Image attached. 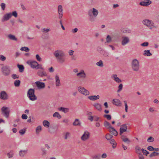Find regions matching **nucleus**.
Returning a JSON list of instances; mask_svg holds the SVG:
<instances>
[{"mask_svg":"<svg viewBox=\"0 0 159 159\" xmlns=\"http://www.w3.org/2000/svg\"><path fill=\"white\" fill-rule=\"evenodd\" d=\"M53 54L59 63H63L65 61V54L63 50H56L53 52Z\"/></svg>","mask_w":159,"mask_h":159,"instance_id":"1","label":"nucleus"},{"mask_svg":"<svg viewBox=\"0 0 159 159\" xmlns=\"http://www.w3.org/2000/svg\"><path fill=\"white\" fill-rule=\"evenodd\" d=\"M27 96L29 98L30 100L35 101L37 99V97L35 95V90L34 89H29L27 93Z\"/></svg>","mask_w":159,"mask_h":159,"instance_id":"2","label":"nucleus"},{"mask_svg":"<svg viewBox=\"0 0 159 159\" xmlns=\"http://www.w3.org/2000/svg\"><path fill=\"white\" fill-rule=\"evenodd\" d=\"M1 70L2 74L5 76H9L11 74V69L10 67L8 66L5 65L2 67Z\"/></svg>","mask_w":159,"mask_h":159,"instance_id":"3","label":"nucleus"},{"mask_svg":"<svg viewBox=\"0 0 159 159\" xmlns=\"http://www.w3.org/2000/svg\"><path fill=\"white\" fill-rule=\"evenodd\" d=\"M98 13V10L94 8H93L92 10H90L88 11V15L90 17V20L91 21H94V19L93 17V16L95 17H96Z\"/></svg>","mask_w":159,"mask_h":159,"instance_id":"4","label":"nucleus"},{"mask_svg":"<svg viewBox=\"0 0 159 159\" xmlns=\"http://www.w3.org/2000/svg\"><path fill=\"white\" fill-rule=\"evenodd\" d=\"M131 67L134 71H138L139 70V62L136 59L133 60L131 62Z\"/></svg>","mask_w":159,"mask_h":159,"instance_id":"5","label":"nucleus"},{"mask_svg":"<svg viewBox=\"0 0 159 159\" xmlns=\"http://www.w3.org/2000/svg\"><path fill=\"white\" fill-rule=\"evenodd\" d=\"M26 62L32 68H35L37 69H40L41 70H44V68L43 67H39V64L35 61H28Z\"/></svg>","mask_w":159,"mask_h":159,"instance_id":"6","label":"nucleus"},{"mask_svg":"<svg viewBox=\"0 0 159 159\" xmlns=\"http://www.w3.org/2000/svg\"><path fill=\"white\" fill-rule=\"evenodd\" d=\"M2 114L6 118L9 117L10 113V110L9 107H2L1 108Z\"/></svg>","mask_w":159,"mask_h":159,"instance_id":"7","label":"nucleus"},{"mask_svg":"<svg viewBox=\"0 0 159 159\" xmlns=\"http://www.w3.org/2000/svg\"><path fill=\"white\" fill-rule=\"evenodd\" d=\"M78 91L83 94L87 96L89 95L90 93L89 91L84 87L79 86L78 88Z\"/></svg>","mask_w":159,"mask_h":159,"instance_id":"8","label":"nucleus"},{"mask_svg":"<svg viewBox=\"0 0 159 159\" xmlns=\"http://www.w3.org/2000/svg\"><path fill=\"white\" fill-rule=\"evenodd\" d=\"M143 25L147 26L149 27L150 30H152V28L151 25H153L154 23L151 20H149L148 19H145L143 21Z\"/></svg>","mask_w":159,"mask_h":159,"instance_id":"9","label":"nucleus"},{"mask_svg":"<svg viewBox=\"0 0 159 159\" xmlns=\"http://www.w3.org/2000/svg\"><path fill=\"white\" fill-rule=\"evenodd\" d=\"M8 96L5 91H2L0 93V98L3 100H6L8 98Z\"/></svg>","mask_w":159,"mask_h":159,"instance_id":"10","label":"nucleus"},{"mask_svg":"<svg viewBox=\"0 0 159 159\" xmlns=\"http://www.w3.org/2000/svg\"><path fill=\"white\" fill-rule=\"evenodd\" d=\"M152 3V1L150 0H144L140 2L139 5L142 6L148 7Z\"/></svg>","mask_w":159,"mask_h":159,"instance_id":"11","label":"nucleus"},{"mask_svg":"<svg viewBox=\"0 0 159 159\" xmlns=\"http://www.w3.org/2000/svg\"><path fill=\"white\" fill-rule=\"evenodd\" d=\"M36 86L38 89H43L45 87V84L44 83L40 82L39 81H37L35 82Z\"/></svg>","mask_w":159,"mask_h":159,"instance_id":"12","label":"nucleus"},{"mask_svg":"<svg viewBox=\"0 0 159 159\" xmlns=\"http://www.w3.org/2000/svg\"><path fill=\"white\" fill-rule=\"evenodd\" d=\"M90 136V134L88 131H85L81 137V139L83 141H85L88 139Z\"/></svg>","mask_w":159,"mask_h":159,"instance_id":"13","label":"nucleus"},{"mask_svg":"<svg viewBox=\"0 0 159 159\" xmlns=\"http://www.w3.org/2000/svg\"><path fill=\"white\" fill-rule=\"evenodd\" d=\"M122 38V40L121 41V44L122 45L124 46L129 42V39L128 37L123 36Z\"/></svg>","mask_w":159,"mask_h":159,"instance_id":"14","label":"nucleus"},{"mask_svg":"<svg viewBox=\"0 0 159 159\" xmlns=\"http://www.w3.org/2000/svg\"><path fill=\"white\" fill-rule=\"evenodd\" d=\"M127 126L126 124H123L121 125L120 129V134L121 135L123 132L127 131Z\"/></svg>","mask_w":159,"mask_h":159,"instance_id":"15","label":"nucleus"},{"mask_svg":"<svg viewBox=\"0 0 159 159\" xmlns=\"http://www.w3.org/2000/svg\"><path fill=\"white\" fill-rule=\"evenodd\" d=\"M42 70H39L37 72L38 75L41 77H43V76H46L47 74L46 72L44 70V69Z\"/></svg>","mask_w":159,"mask_h":159,"instance_id":"16","label":"nucleus"},{"mask_svg":"<svg viewBox=\"0 0 159 159\" xmlns=\"http://www.w3.org/2000/svg\"><path fill=\"white\" fill-rule=\"evenodd\" d=\"M76 75L79 77L83 79H84L86 77V75L83 70H81L80 72L77 73Z\"/></svg>","mask_w":159,"mask_h":159,"instance_id":"17","label":"nucleus"},{"mask_svg":"<svg viewBox=\"0 0 159 159\" xmlns=\"http://www.w3.org/2000/svg\"><path fill=\"white\" fill-rule=\"evenodd\" d=\"M113 103L114 105L117 106H121V103L120 101L117 99H113Z\"/></svg>","mask_w":159,"mask_h":159,"instance_id":"18","label":"nucleus"},{"mask_svg":"<svg viewBox=\"0 0 159 159\" xmlns=\"http://www.w3.org/2000/svg\"><path fill=\"white\" fill-rule=\"evenodd\" d=\"M12 15L11 13H7L3 16V21H7L9 20L11 17Z\"/></svg>","mask_w":159,"mask_h":159,"instance_id":"19","label":"nucleus"},{"mask_svg":"<svg viewBox=\"0 0 159 159\" xmlns=\"http://www.w3.org/2000/svg\"><path fill=\"white\" fill-rule=\"evenodd\" d=\"M99 98L100 96L99 95L90 96L88 97V98L91 101H95L98 99Z\"/></svg>","mask_w":159,"mask_h":159,"instance_id":"20","label":"nucleus"},{"mask_svg":"<svg viewBox=\"0 0 159 159\" xmlns=\"http://www.w3.org/2000/svg\"><path fill=\"white\" fill-rule=\"evenodd\" d=\"M111 78L114 79V80L118 83H120L121 82V80L117 77L116 74H113Z\"/></svg>","mask_w":159,"mask_h":159,"instance_id":"21","label":"nucleus"},{"mask_svg":"<svg viewBox=\"0 0 159 159\" xmlns=\"http://www.w3.org/2000/svg\"><path fill=\"white\" fill-rule=\"evenodd\" d=\"M109 131L112 134L114 135L115 136H116L118 135L117 132L113 127H112L109 129Z\"/></svg>","mask_w":159,"mask_h":159,"instance_id":"22","label":"nucleus"},{"mask_svg":"<svg viewBox=\"0 0 159 159\" xmlns=\"http://www.w3.org/2000/svg\"><path fill=\"white\" fill-rule=\"evenodd\" d=\"M93 106L98 111H101L102 110V105L99 103H95L93 104Z\"/></svg>","mask_w":159,"mask_h":159,"instance_id":"23","label":"nucleus"},{"mask_svg":"<svg viewBox=\"0 0 159 159\" xmlns=\"http://www.w3.org/2000/svg\"><path fill=\"white\" fill-rule=\"evenodd\" d=\"M81 122L79 120L77 119H75L73 125L74 126H81Z\"/></svg>","mask_w":159,"mask_h":159,"instance_id":"24","label":"nucleus"},{"mask_svg":"<svg viewBox=\"0 0 159 159\" xmlns=\"http://www.w3.org/2000/svg\"><path fill=\"white\" fill-rule=\"evenodd\" d=\"M121 139L123 142L125 143H126L128 144H129L131 142V141L128 138H125V136H122L121 137Z\"/></svg>","mask_w":159,"mask_h":159,"instance_id":"25","label":"nucleus"},{"mask_svg":"<svg viewBox=\"0 0 159 159\" xmlns=\"http://www.w3.org/2000/svg\"><path fill=\"white\" fill-rule=\"evenodd\" d=\"M121 31L125 33H131V30L129 29L124 28L121 29Z\"/></svg>","mask_w":159,"mask_h":159,"instance_id":"26","label":"nucleus"},{"mask_svg":"<svg viewBox=\"0 0 159 159\" xmlns=\"http://www.w3.org/2000/svg\"><path fill=\"white\" fill-rule=\"evenodd\" d=\"M104 125L105 127L109 129L112 127L111 124L106 120L104 121Z\"/></svg>","mask_w":159,"mask_h":159,"instance_id":"27","label":"nucleus"},{"mask_svg":"<svg viewBox=\"0 0 159 159\" xmlns=\"http://www.w3.org/2000/svg\"><path fill=\"white\" fill-rule=\"evenodd\" d=\"M58 110L60 111H61L65 113H66L69 111V109L66 108L61 107L58 108Z\"/></svg>","mask_w":159,"mask_h":159,"instance_id":"28","label":"nucleus"},{"mask_svg":"<svg viewBox=\"0 0 159 159\" xmlns=\"http://www.w3.org/2000/svg\"><path fill=\"white\" fill-rule=\"evenodd\" d=\"M106 42H105V44L106 43H109L112 42V38L110 35H107L106 38Z\"/></svg>","mask_w":159,"mask_h":159,"instance_id":"29","label":"nucleus"},{"mask_svg":"<svg viewBox=\"0 0 159 159\" xmlns=\"http://www.w3.org/2000/svg\"><path fill=\"white\" fill-rule=\"evenodd\" d=\"M8 37L10 40L15 41H17V39L16 37L15 36L11 34H9L8 36Z\"/></svg>","mask_w":159,"mask_h":159,"instance_id":"30","label":"nucleus"},{"mask_svg":"<svg viewBox=\"0 0 159 159\" xmlns=\"http://www.w3.org/2000/svg\"><path fill=\"white\" fill-rule=\"evenodd\" d=\"M27 153V150H20L19 151V155L21 157H24Z\"/></svg>","mask_w":159,"mask_h":159,"instance_id":"31","label":"nucleus"},{"mask_svg":"<svg viewBox=\"0 0 159 159\" xmlns=\"http://www.w3.org/2000/svg\"><path fill=\"white\" fill-rule=\"evenodd\" d=\"M113 136L112 135H111L109 133H107V134L105 135V138L107 140H110L112 138H113Z\"/></svg>","mask_w":159,"mask_h":159,"instance_id":"32","label":"nucleus"},{"mask_svg":"<svg viewBox=\"0 0 159 159\" xmlns=\"http://www.w3.org/2000/svg\"><path fill=\"white\" fill-rule=\"evenodd\" d=\"M53 117H54L57 118L59 119H60L61 118V116L58 112H55L53 115Z\"/></svg>","mask_w":159,"mask_h":159,"instance_id":"33","label":"nucleus"},{"mask_svg":"<svg viewBox=\"0 0 159 159\" xmlns=\"http://www.w3.org/2000/svg\"><path fill=\"white\" fill-rule=\"evenodd\" d=\"M143 55L144 56H150L152 55V54L150 52L149 50H145L144 51Z\"/></svg>","mask_w":159,"mask_h":159,"instance_id":"34","label":"nucleus"},{"mask_svg":"<svg viewBox=\"0 0 159 159\" xmlns=\"http://www.w3.org/2000/svg\"><path fill=\"white\" fill-rule=\"evenodd\" d=\"M136 152L138 154H140L141 153L140 148L138 146H136L135 147Z\"/></svg>","mask_w":159,"mask_h":159,"instance_id":"35","label":"nucleus"},{"mask_svg":"<svg viewBox=\"0 0 159 159\" xmlns=\"http://www.w3.org/2000/svg\"><path fill=\"white\" fill-rule=\"evenodd\" d=\"M43 124L45 127L48 128L49 126L50 123L48 120H45L43 121Z\"/></svg>","mask_w":159,"mask_h":159,"instance_id":"36","label":"nucleus"},{"mask_svg":"<svg viewBox=\"0 0 159 159\" xmlns=\"http://www.w3.org/2000/svg\"><path fill=\"white\" fill-rule=\"evenodd\" d=\"M18 67L19 69V72H22L24 71V66L22 65H18Z\"/></svg>","mask_w":159,"mask_h":159,"instance_id":"37","label":"nucleus"},{"mask_svg":"<svg viewBox=\"0 0 159 159\" xmlns=\"http://www.w3.org/2000/svg\"><path fill=\"white\" fill-rule=\"evenodd\" d=\"M159 155V153L154 152H152L150 155L149 157L151 158L153 157H155Z\"/></svg>","mask_w":159,"mask_h":159,"instance_id":"38","label":"nucleus"},{"mask_svg":"<svg viewBox=\"0 0 159 159\" xmlns=\"http://www.w3.org/2000/svg\"><path fill=\"white\" fill-rule=\"evenodd\" d=\"M62 7L61 5H59L58 7V14H62Z\"/></svg>","mask_w":159,"mask_h":159,"instance_id":"39","label":"nucleus"},{"mask_svg":"<svg viewBox=\"0 0 159 159\" xmlns=\"http://www.w3.org/2000/svg\"><path fill=\"white\" fill-rule=\"evenodd\" d=\"M42 130V127L40 125L38 126L36 128V134H39Z\"/></svg>","mask_w":159,"mask_h":159,"instance_id":"40","label":"nucleus"},{"mask_svg":"<svg viewBox=\"0 0 159 159\" xmlns=\"http://www.w3.org/2000/svg\"><path fill=\"white\" fill-rule=\"evenodd\" d=\"M20 81L19 80H16L14 82V84L16 87H19L20 85Z\"/></svg>","mask_w":159,"mask_h":159,"instance_id":"41","label":"nucleus"},{"mask_svg":"<svg viewBox=\"0 0 159 159\" xmlns=\"http://www.w3.org/2000/svg\"><path fill=\"white\" fill-rule=\"evenodd\" d=\"M41 150L42 152V156H45L47 154V151L44 148H41Z\"/></svg>","mask_w":159,"mask_h":159,"instance_id":"42","label":"nucleus"},{"mask_svg":"<svg viewBox=\"0 0 159 159\" xmlns=\"http://www.w3.org/2000/svg\"><path fill=\"white\" fill-rule=\"evenodd\" d=\"M100 154H98L93 156L92 158L93 159H100Z\"/></svg>","mask_w":159,"mask_h":159,"instance_id":"43","label":"nucleus"},{"mask_svg":"<svg viewBox=\"0 0 159 159\" xmlns=\"http://www.w3.org/2000/svg\"><path fill=\"white\" fill-rule=\"evenodd\" d=\"M20 50L22 51H25V52H28L30 51L29 48L26 47L21 48Z\"/></svg>","mask_w":159,"mask_h":159,"instance_id":"44","label":"nucleus"},{"mask_svg":"<svg viewBox=\"0 0 159 159\" xmlns=\"http://www.w3.org/2000/svg\"><path fill=\"white\" fill-rule=\"evenodd\" d=\"M141 150L143 153V155H144L147 156V155L149 153V152H148L146 150L143 148H142Z\"/></svg>","mask_w":159,"mask_h":159,"instance_id":"45","label":"nucleus"},{"mask_svg":"<svg viewBox=\"0 0 159 159\" xmlns=\"http://www.w3.org/2000/svg\"><path fill=\"white\" fill-rule=\"evenodd\" d=\"M96 65L100 67H103V62L102 60H100L99 62H97Z\"/></svg>","mask_w":159,"mask_h":159,"instance_id":"46","label":"nucleus"},{"mask_svg":"<svg viewBox=\"0 0 159 159\" xmlns=\"http://www.w3.org/2000/svg\"><path fill=\"white\" fill-rule=\"evenodd\" d=\"M103 117L106 118L108 120H110L111 119V117L110 115L105 114L103 115Z\"/></svg>","mask_w":159,"mask_h":159,"instance_id":"47","label":"nucleus"},{"mask_svg":"<svg viewBox=\"0 0 159 159\" xmlns=\"http://www.w3.org/2000/svg\"><path fill=\"white\" fill-rule=\"evenodd\" d=\"M11 77L14 79L15 80L19 78V75L15 74H13L11 75Z\"/></svg>","mask_w":159,"mask_h":159,"instance_id":"48","label":"nucleus"},{"mask_svg":"<svg viewBox=\"0 0 159 159\" xmlns=\"http://www.w3.org/2000/svg\"><path fill=\"white\" fill-rule=\"evenodd\" d=\"M118 89L117 91V92H120L122 89L123 88V84H119L118 86Z\"/></svg>","mask_w":159,"mask_h":159,"instance_id":"49","label":"nucleus"},{"mask_svg":"<svg viewBox=\"0 0 159 159\" xmlns=\"http://www.w3.org/2000/svg\"><path fill=\"white\" fill-rule=\"evenodd\" d=\"M0 6H1L2 9L3 11L4 10L6 7L5 4L4 3H2L0 4Z\"/></svg>","mask_w":159,"mask_h":159,"instance_id":"50","label":"nucleus"},{"mask_svg":"<svg viewBox=\"0 0 159 159\" xmlns=\"http://www.w3.org/2000/svg\"><path fill=\"white\" fill-rule=\"evenodd\" d=\"M154 139L152 137H150L147 139V141L148 142H152L154 141Z\"/></svg>","mask_w":159,"mask_h":159,"instance_id":"51","label":"nucleus"},{"mask_svg":"<svg viewBox=\"0 0 159 159\" xmlns=\"http://www.w3.org/2000/svg\"><path fill=\"white\" fill-rule=\"evenodd\" d=\"M124 102L125 103V111L126 112H128V106L127 104V102L126 101H124Z\"/></svg>","mask_w":159,"mask_h":159,"instance_id":"52","label":"nucleus"},{"mask_svg":"<svg viewBox=\"0 0 159 159\" xmlns=\"http://www.w3.org/2000/svg\"><path fill=\"white\" fill-rule=\"evenodd\" d=\"M25 129H23L20 130L19 131V133L21 135H23L25 133Z\"/></svg>","mask_w":159,"mask_h":159,"instance_id":"53","label":"nucleus"},{"mask_svg":"<svg viewBox=\"0 0 159 159\" xmlns=\"http://www.w3.org/2000/svg\"><path fill=\"white\" fill-rule=\"evenodd\" d=\"M147 149L151 151H154V148L152 146H148L147 148Z\"/></svg>","mask_w":159,"mask_h":159,"instance_id":"54","label":"nucleus"},{"mask_svg":"<svg viewBox=\"0 0 159 159\" xmlns=\"http://www.w3.org/2000/svg\"><path fill=\"white\" fill-rule=\"evenodd\" d=\"M12 16H14L15 17H16L17 16V13L16 11H14L12 12L11 13Z\"/></svg>","mask_w":159,"mask_h":159,"instance_id":"55","label":"nucleus"},{"mask_svg":"<svg viewBox=\"0 0 159 159\" xmlns=\"http://www.w3.org/2000/svg\"><path fill=\"white\" fill-rule=\"evenodd\" d=\"M149 43L148 42H145L141 44V45L143 47H146L148 45Z\"/></svg>","mask_w":159,"mask_h":159,"instance_id":"56","label":"nucleus"},{"mask_svg":"<svg viewBox=\"0 0 159 159\" xmlns=\"http://www.w3.org/2000/svg\"><path fill=\"white\" fill-rule=\"evenodd\" d=\"M6 59V57L2 55H0V60L2 61H4Z\"/></svg>","mask_w":159,"mask_h":159,"instance_id":"57","label":"nucleus"},{"mask_svg":"<svg viewBox=\"0 0 159 159\" xmlns=\"http://www.w3.org/2000/svg\"><path fill=\"white\" fill-rule=\"evenodd\" d=\"M21 118L23 119H26L28 118V116L26 115L23 114L22 115Z\"/></svg>","mask_w":159,"mask_h":159,"instance_id":"58","label":"nucleus"},{"mask_svg":"<svg viewBox=\"0 0 159 159\" xmlns=\"http://www.w3.org/2000/svg\"><path fill=\"white\" fill-rule=\"evenodd\" d=\"M36 57L37 60L39 61H40L41 60V58L39 57L38 54H37L36 56Z\"/></svg>","mask_w":159,"mask_h":159,"instance_id":"59","label":"nucleus"},{"mask_svg":"<svg viewBox=\"0 0 159 159\" xmlns=\"http://www.w3.org/2000/svg\"><path fill=\"white\" fill-rule=\"evenodd\" d=\"M88 119L90 120L91 121H92L93 120V117L92 116H89Z\"/></svg>","mask_w":159,"mask_h":159,"instance_id":"60","label":"nucleus"},{"mask_svg":"<svg viewBox=\"0 0 159 159\" xmlns=\"http://www.w3.org/2000/svg\"><path fill=\"white\" fill-rule=\"evenodd\" d=\"M50 31V29L44 28L42 30V32H45V31L48 32Z\"/></svg>","mask_w":159,"mask_h":159,"instance_id":"61","label":"nucleus"},{"mask_svg":"<svg viewBox=\"0 0 159 159\" xmlns=\"http://www.w3.org/2000/svg\"><path fill=\"white\" fill-rule=\"evenodd\" d=\"M139 155V159H144V157L142 153H140V154H138Z\"/></svg>","mask_w":159,"mask_h":159,"instance_id":"62","label":"nucleus"},{"mask_svg":"<svg viewBox=\"0 0 159 159\" xmlns=\"http://www.w3.org/2000/svg\"><path fill=\"white\" fill-rule=\"evenodd\" d=\"M109 141L110 143L111 144H112L113 143H116V141L114 139H112Z\"/></svg>","mask_w":159,"mask_h":159,"instance_id":"63","label":"nucleus"},{"mask_svg":"<svg viewBox=\"0 0 159 159\" xmlns=\"http://www.w3.org/2000/svg\"><path fill=\"white\" fill-rule=\"evenodd\" d=\"M78 29L77 28H75L74 29H72V32L73 33H75L77 32Z\"/></svg>","mask_w":159,"mask_h":159,"instance_id":"64","label":"nucleus"}]
</instances>
